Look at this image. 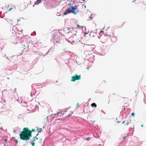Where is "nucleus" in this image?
I'll use <instances>...</instances> for the list:
<instances>
[{"mask_svg": "<svg viewBox=\"0 0 146 146\" xmlns=\"http://www.w3.org/2000/svg\"><path fill=\"white\" fill-rule=\"evenodd\" d=\"M7 141V139H4V141H5V142H6Z\"/></svg>", "mask_w": 146, "mask_h": 146, "instance_id": "nucleus-19", "label": "nucleus"}, {"mask_svg": "<svg viewBox=\"0 0 146 146\" xmlns=\"http://www.w3.org/2000/svg\"><path fill=\"white\" fill-rule=\"evenodd\" d=\"M34 129L30 130L28 127H24L21 131L19 134L20 138L22 140L27 141L29 140L32 136V132H35Z\"/></svg>", "mask_w": 146, "mask_h": 146, "instance_id": "nucleus-1", "label": "nucleus"}, {"mask_svg": "<svg viewBox=\"0 0 146 146\" xmlns=\"http://www.w3.org/2000/svg\"><path fill=\"white\" fill-rule=\"evenodd\" d=\"M60 34L59 32L54 33L53 35V41L54 43H58L60 42L61 39Z\"/></svg>", "mask_w": 146, "mask_h": 146, "instance_id": "nucleus-4", "label": "nucleus"}, {"mask_svg": "<svg viewBox=\"0 0 146 146\" xmlns=\"http://www.w3.org/2000/svg\"><path fill=\"white\" fill-rule=\"evenodd\" d=\"M47 120H48V116H47Z\"/></svg>", "mask_w": 146, "mask_h": 146, "instance_id": "nucleus-22", "label": "nucleus"}, {"mask_svg": "<svg viewBox=\"0 0 146 146\" xmlns=\"http://www.w3.org/2000/svg\"><path fill=\"white\" fill-rule=\"evenodd\" d=\"M131 120L130 119H129V121H127L126 122V124H125V125L126 126V127L129 124L131 123Z\"/></svg>", "mask_w": 146, "mask_h": 146, "instance_id": "nucleus-6", "label": "nucleus"}, {"mask_svg": "<svg viewBox=\"0 0 146 146\" xmlns=\"http://www.w3.org/2000/svg\"><path fill=\"white\" fill-rule=\"evenodd\" d=\"M14 141H15V143L16 144H17L18 143V140L16 139H14Z\"/></svg>", "mask_w": 146, "mask_h": 146, "instance_id": "nucleus-14", "label": "nucleus"}, {"mask_svg": "<svg viewBox=\"0 0 146 146\" xmlns=\"http://www.w3.org/2000/svg\"><path fill=\"white\" fill-rule=\"evenodd\" d=\"M83 1V2L84 1H85V0H82Z\"/></svg>", "mask_w": 146, "mask_h": 146, "instance_id": "nucleus-24", "label": "nucleus"}, {"mask_svg": "<svg viewBox=\"0 0 146 146\" xmlns=\"http://www.w3.org/2000/svg\"><path fill=\"white\" fill-rule=\"evenodd\" d=\"M117 123H119V121H117Z\"/></svg>", "mask_w": 146, "mask_h": 146, "instance_id": "nucleus-25", "label": "nucleus"}, {"mask_svg": "<svg viewBox=\"0 0 146 146\" xmlns=\"http://www.w3.org/2000/svg\"><path fill=\"white\" fill-rule=\"evenodd\" d=\"M15 9V7H14V8H11L9 9V10H8V11H10L12 9Z\"/></svg>", "mask_w": 146, "mask_h": 146, "instance_id": "nucleus-15", "label": "nucleus"}, {"mask_svg": "<svg viewBox=\"0 0 146 146\" xmlns=\"http://www.w3.org/2000/svg\"><path fill=\"white\" fill-rule=\"evenodd\" d=\"M65 113H62L61 112H58L55 114L57 117H62L60 118H58V120H65L66 117H68L70 116L72 113V112H70V113H68L69 111L67 110L65 111Z\"/></svg>", "mask_w": 146, "mask_h": 146, "instance_id": "nucleus-3", "label": "nucleus"}, {"mask_svg": "<svg viewBox=\"0 0 146 146\" xmlns=\"http://www.w3.org/2000/svg\"><path fill=\"white\" fill-rule=\"evenodd\" d=\"M7 78V79H9V78Z\"/></svg>", "mask_w": 146, "mask_h": 146, "instance_id": "nucleus-26", "label": "nucleus"}, {"mask_svg": "<svg viewBox=\"0 0 146 146\" xmlns=\"http://www.w3.org/2000/svg\"><path fill=\"white\" fill-rule=\"evenodd\" d=\"M101 32H103L102 31H101Z\"/></svg>", "mask_w": 146, "mask_h": 146, "instance_id": "nucleus-27", "label": "nucleus"}, {"mask_svg": "<svg viewBox=\"0 0 146 146\" xmlns=\"http://www.w3.org/2000/svg\"><path fill=\"white\" fill-rule=\"evenodd\" d=\"M37 130L38 132H41L42 131V129L40 128H38V129H37Z\"/></svg>", "mask_w": 146, "mask_h": 146, "instance_id": "nucleus-12", "label": "nucleus"}, {"mask_svg": "<svg viewBox=\"0 0 146 146\" xmlns=\"http://www.w3.org/2000/svg\"><path fill=\"white\" fill-rule=\"evenodd\" d=\"M38 139V138L36 137H35L33 138V142H35Z\"/></svg>", "mask_w": 146, "mask_h": 146, "instance_id": "nucleus-11", "label": "nucleus"}, {"mask_svg": "<svg viewBox=\"0 0 146 146\" xmlns=\"http://www.w3.org/2000/svg\"><path fill=\"white\" fill-rule=\"evenodd\" d=\"M131 115L133 117H134L135 115V113H131Z\"/></svg>", "mask_w": 146, "mask_h": 146, "instance_id": "nucleus-17", "label": "nucleus"}, {"mask_svg": "<svg viewBox=\"0 0 146 146\" xmlns=\"http://www.w3.org/2000/svg\"><path fill=\"white\" fill-rule=\"evenodd\" d=\"M81 76L80 75H77L76 74L74 76H72L71 77L72 79L71 81L74 82L76 80H79L81 79Z\"/></svg>", "mask_w": 146, "mask_h": 146, "instance_id": "nucleus-5", "label": "nucleus"}, {"mask_svg": "<svg viewBox=\"0 0 146 146\" xmlns=\"http://www.w3.org/2000/svg\"><path fill=\"white\" fill-rule=\"evenodd\" d=\"M77 27L78 28H79L80 27H81L82 28H83L84 27L83 26H82L81 27L80 26L78 25H77Z\"/></svg>", "mask_w": 146, "mask_h": 146, "instance_id": "nucleus-13", "label": "nucleus"}, {"mask_svg": "<svg viewBox=\"0 0 146 146\" xmlns=\"http://www.w3.org/2000/svg\"><path fill=\"white\" fill-rule=\"evenodd\" d=\"M91 106L93 107H95L96 108L97 107V105L95 103H92L91 105Z\"/></svg>", "mask_w": 146, "mask_h": 146, "instance_id": "nucleus-10", "label": "nucleus"}, {"mask_svg": "<svg viewBox=\"0 0 146 146\" xmlns=\"http://www.w3.org/2000/svg\"><path fill=\"white\" fill-rule=\"evenodd\" d=\"M143 0H134L133 1V2H134L135 1L137 2V3H140Z\"/></svg>", "mask_w": 146, "mask_h": 146, "instance_id": "nucleus-9", "label": "nucleus"}, {"mask_svg": "<svg viewBox=\"0 0 146 146\" xmlns=\"http://www.w3.org/2000/svg\"><path fill=\"white\" fill-rule=\"evenodd\" d=\"M125 121H123V122H122V123H123H123H125Z\"/></svg>", "mask_w": 146, "mask_h": 146, "instance_id": "nucleus-20", "label": "nucleus"}, {"mask_svg": "<svg viewBox=\"0 0 146 146\" xmlns=\"http://www.w3.org/2000/svg\"><path fill=\"white\" fill-rule=\"evenodd\" d=\"M31 143V144L33 146H34L35 145V143L34 142H33L32 143Z\"/></svg>", "mask_w": 146, "mask_h": 146, "instance_id": "nucleus-16", "label": "nucleus"}, {"mask_svg": "<svg viewBox=\"0 0 146 146\" xmlns=\"http://www.w3.org/2000/svg\"><path fill=\"white\" fill-rule=\"evenodd\" d=\"M123 109H124L123 110L124 111V110H125V108H124Z\"/></svg>", "mask_w": 146, "mask_h": 146, "instance_id": "nucleus-23", "label": "nucleus"}, {"mask_svg": "<svg viewBox=\"0 0 146 146\" xmlns=\"http://www.w3.org/2000/svg\"><path fill=\"white\" fill-rule=\"evenodd\" d=\"M143 124H142L141 125V127H143Z\"/></svg>", "mask_w": 146, "mask_h": 146, "instance_id": "nucleus-21", "label": "nucleus"}, {"mask_svg": "<svg viewBox=\"0 0 146 146\" xmlns=\"http://www.w3.org/2000/svg\"><path fill=\"white\" fill-rule=\"evenodd\" d=\"M79 10L77 9V7L75 6L74 7L71 6L68 8L63 13V15H66L68 14L72 13L74 15L76 14L79 12Z\"/></svg>", "mask_w": 146, "mask_h": 146, "instance_id": "nucleus-2", "label": "nucleus"}, {"mask_svg": "<svg viewBox=\"0 0 146 146\" xmlns=\"http://www.w3.org/2000/svg\"><path fill=\"white\" fill-rule=\"evenodd\" d=\"M127 136H124V137H123V139H126V138H127Z\"/></svg>", "mask_w": 146, "mask_h": 146, "instance_id": "nucleus-18", "label": "nucleus"}, {"mask_svg": "<svg viewBox=\"0 0 146 146\" xmlns=\"http://www.w3.org/2000/svg\"><path fill=\"white\" fill-rule=\"evenodd\" d=\"M67 1L70 2V3L68 4L69 5H70L71 4H73L75 1L74 0H67Z\"/></svg>", "mask_w": 146, "mask_h": 146, "instance_id": "nucleus-7", "label": "nucleus"}, {"mask_svg": "<svg viewBox=\"0 0 146 146\" xmlns=\"http://www.w3.org/2000/svg\"><path fill=\"white\" fill-rule=\"evenodd\" d=\"M41 0H37L35 2V4L36 5H38L39 3H41Z\"/></svg>", "mask_w": 146, "mask_h": 146, "instance_id": "nucleus-8", "label": "nucleus"}]
</instances>
